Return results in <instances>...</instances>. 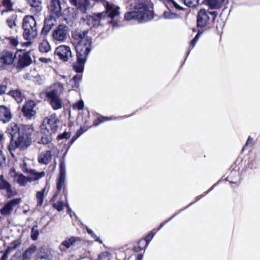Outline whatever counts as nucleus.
Instances as JSON below:
<instances>
[{
    "label": "nucleus",
    "mask_w": 260,
    "mask_h": 260,
    "mask_svg": "<svg viewBox=\"0 0 260 260\" xmlns=\"http://www.w3.org/2000/svg\"><path fill=\"white\" fill-rule=\"evenodd\" d=\"M8 132L11 136L9 150L12 156H14L13 151L17 148L24 150L30 146L31 142L30 136L33 132L31 125H23L19 126L12 123L8 128Z\"/></svg>",
    "instance_id": "nucleus-1"
},
{
    "label": "nucleus",
    "mask_w": 260,
    "mask_h": 260,
    "mask_svg": "<svg viewBox=\"0 0 260 260\" xmlns=\"http://www.w3.org/2000/svg\"><path fill=\"white\" fill-rule=\"evenodd\" d=\"M153 4L149 0H139L129 6L130 11L125 14L124 19H135L140 22L151 20L153 18Z\"/></svg>",
    "instance_id": "nucleus-2"
},
{
    "label": "nucleus",
    "mask_w": 260,
    "mask_h": 260,
    "mask_svg": "<svg viewBox=\"0 0 260 260\" xmlns=\"http://www.w3.org/2000/svg\"><path fill=\"white\" fill-rule=\"evenodd\" d=\"M88 31L77 30L72 34L73 38L78 41L75 48L77 57L79 60H85L91 51V39L87 36Z\"/></svg>",
    "instance_id": "nucleus-3"
},
{
    "label": "nucleus",
    "mask_w": 260,
    "mask_h": 260,
    "mask_svg": "<svg viewBox=\"0 0 260 260\" xmlns=\"http://www.w3.org/2000/svg\"><path fill=\"white\" fill-rule=\"evenodd\" d=\"M22 28L23 30V37L26 40H31L38 36L37 21L31 15L25 16L23 19Z\"/></svg>",
    "instance_id": "nucleus-4"
},
{
    "label": "nucleus",
    "mask_w": 260,
    "mask_h": 260,
    "mask_svg": "<svg viewBox=\"0 0 260 260\" xmlns=\"http://www.w3.org/2000/svg\"><path fill=\"white\" fill-rule=\"evenodd\" d=\"M217 16L216 11L210 12L205 9H201L197 15V26L203 28L213 22Z\"/></svg>",
    "instance_id": "nucleus-5"
},
{
    "label": "nucleus",
    "mask_w": 260,
    "mask_h": 260,
    "mask_svg": "<svg viewBox=\"0 0 260 260\" xmlns=\"http://www.w3.org/2000/svg\"><path fill=\"white\" fill-rule=\"evenodd\" d=\"M57 116L54 113L45 118L41 125V133L44 135L51 136L57 129Z\"/></svg>",
    "instance_id": "nucleus-6"
},
{
    "label": "nucleus",
    "mask_w": 260,
    "mask_h": 260,
    "mask_svg": "<svg viewBox=\"0 0 260 260\" xmlns=\"http://www.w3.org/2000/svg\"><path fill=\"white\" fill-rule=\"evenodd\" d=\"M68 35V27L66 25L60 24L52 31V40L55 43H62L67 39Z\"/></svg>",
    "instance_id": "nucleus-7"
},
{
    "label": "nucleus",
    "mask_w": 260,
    "mask_h": 260,
    "mask_svg": "<svg viewBox=\"0 0 260 260\" xmlns=\"http://www.w3.org/2000/svg\"><path fill=\"white\" fill-rule=\"evenodd\" d=\"M15 58V54L10 51H4L0 53V68L12 64Z\"/></svg>",
    "instance_id": "nucleus-8"
},
{
    "label": "nucleus",
    "mask_w": 260,
    "mask_h": 260,
    "mask_svg": "<svg viewBox=\"0 0 260 260\" xmlns=\"http://www.w3.org/2000/svg\"><path fill=\"white\" fill-rule=\"evenodd\" d=\"M55 54L58 56L59 58L64 61H67L72 57V52L70 47L66 45H60L56 47Z\"/></svg>",
    "instance_id": "nucleus-9"
},
{
    "label": "nucleus",
    "mask_w": 260,
    "mask_h": 260,
    "mask_svg": "<svg viewBox=\"0 0 260 260\" xmlns=\"http://www.w3.org/2000/svg\"><path fill=\"white\" fill-rule=\"evenodd\" d=\"M35 106L36 104L33 101L30 100L25 102L22 108L23 115L29 119L35 117L36 114V111L35 110Z\"/></svg>",
    "instance_id": "nucleus-10"
},
{
    "label": "nucleus",
    "mask_w": 260,
    "mask_h": 260,
    "mask_svg": "<svg viewBox=\"0 0 260 260\" xmlns=\"http://www.w3.org/2000/svg\"><path fill=\"white\" fill-rule=\"evenodd\" d=\"M63 86L60 83L57 82L51 85L46 91L47 98L59 97L63 93Z\"/></svg>",
    "instance_id": "nucleus-11"
},
{
    "label": "nucleus",
    "mask_w": 260,
    "mask_h": 260,
    "mask_svg": "<svg viewBox=\"0 0 260 260\" xmlns=\"http://www.w3.org/2000/svg\"><path fill=\"white\" fill-rule=\"evenodd\" d=\"M9 174L14 180L21 186H24L28 182H30L29 177H26L22 174L16 172L14 168L10 170Z\"/></svg>",
    "instance_id": "nucleus-12"
},
{
    "label": "nucleus",
    "mask_w": 260,
    "mask_h": 260,
    "mask_svg": "<svg viewBox=\"0 0 260 260\" xmlns=\"http://www.w3.org/2000/svg\"><path fill=\"white\" fill-rule=\"evenodd\" d=\"M21 199L20 198H17L10 201L1 209L0 212L1 214L4 216L11 214L13 208L19 205Z\"/></svg>",
    "instance_id": "nucleus-13"
},
{
    "label": "nucleus",
    "mask_w": 260,
    "mask_h": 260,
    "mask_svg": "<svg viewBox=\"0 0 260 260\" xmlns=\"http://www.w3.org/2000/svg\"><path fill=\"white\" fill-rule=\"evenodd\" d=\"M72 5L75 6L78 10L82 13H86L91 7L89 0H69Z\"/></svg>",
    "instance_id": "nucleus-14"
},
{
    "label": "nucleus",
    "mask_w": 260,
    "mask_h": 260,
    "mask_svg": "<svg viewBox=\"0 0 260 260\" xmlns=\"http://www.w3.org/2000/svg\"><path fill=\"white\" fill-rule=\"evenodd\" d=\"M60 0H50V4L48 6L49 9L51 12V15L54 17L58 18L61 15V7Z\"/></svg>",
    "instance_id": "nucleus-15"
},
{
    "label": "nucleus",
    "mask_w": 260,
    "mask_h": 260,
    "mask_svg": "<svg viewBox=\"0 0 260 260\" xmlns=\"http://www.w3.org/2000/svg\"><path fill=\"white\" fill-rule=\"evenodd\" d=\"M66 175V164L63 161H61L59 165V175L57 183V189L60 191L63 186Z\"/></svg>",
    "instance_id": "nucleus-16"
},
{
    "label": "nucleus",
    "mask_w": 260,
    "mask_h": 260,
    "mask_svg": "<svg viewBox=\"0 0 260 260\" xmlns=\"http://www.w3.org/2000/svg\"><path fill=\"white\" fill-rule=\"evenodd\" d=\"M105 7L106 13L104 14L105 15L107 14L106 18L110 17L111 19H113L119 15L120 8L118 6L110 3H107Z\"/></svg>",
    "instance_id": "nucleus-17"
},
{
    "label": "nucleus",
    "mask_w": 260,
    "mask_h": 260,
    "mask_svg": "<svg viewBox=\"0 0 260 260\" xmlns=\"http://www.w3.org/2000/svg\"><path fill=\"white\" fill-rule=\"evenodd\" d=\"M80 241V238L77 237L72 236L70 238H66L61 243L59 248L60 251L62 252L66 251L67 249H69L75 243Z\"/></svg>",
    "instance_id": "nucleus-18"
},
{
    "label": "nucleus",
    "mask_w": 260,
    "mask_h": 260,
    "mask_svg": "<svg viewBox=\"0 0 260 260\" xmlns=\"http://www.w3.org/2000/svg\"><path fill=\"white\" fill-rule=\"evenodd\" d=\"M55 18L54 16L50 15L49 18L45 19L44 24L41 31V34L43 35H47L49 31L54 25Z\"/></svg>",
    "instance_id": "nucleus-19"
},
{
    "label": "nucleus",
    "mask_w": 260,
    "mask_h": 260,
    "mask_svg": "<svg viewBox=\"0 0 260 260\" xmlns=\"http://www.w3.org/2000/svg\"><path fill=\"white\" fill-rule=\"evenodd\" d=\"M11 118L12 114L10 109L5 106H0V120L4 123H7Z\"/></svg>",
    "instance_id": "nucleus-20"
},
{
    "label": "nucleus",
    "mask_w": 260,
    "mask_h": 260,
    "mask_svg": "<svg viewBox=\"0 0 260 260\" xmlns=\"http://www.w3.org/2000/svg\"><path fill=\"white\" fill-rule=\"evenodd\" d=\"M52 154L50 150H45L42 151L38 156V161L40 164L43 165H47L51 160Z\"/></svg>",
    "instance_id": "nucleus-21"
},
{
    "label": "nucleus",
    "mask_w": 260,
    "mask_h": 260,
    "mask_svg": "<svg viewBox=\"0 0 260 260\" xmlns=\"http://www.w3.org/2000/svg\"><path fill=\"white\" fill-rule=\"evenodd\" d=\"M0 189L6 190L8 198H11L13 195L10 184L4 179L3 175H0Z\"/></svg>",
    "instance_id": "nucleus-22"
},
{
    "label": "nucleus",
    "mask_w": 260,
    "mask_h": 260,
    "mask_svg": "<svg viewBox=\"0 0 260 260\" xmlns=\"http://www.w3.org/2000/svg\"><path fill=\"white\" fill-rule=\"evenodd\" d=\"M32 59L29 52H25L19 56V64L22 67L28 66L32 63Z\"/></svg>",
    "instance_id": "nucleus-23"
},
{
    "label": "nucleus",
    "mask_w": 260,
    "mask_h": 260,
    "mask_svg": "<svg viewBox=\"0 0 260 260\" xmlns=\"http://www.w3.org/2000/svg\"><path fill=\"white\" fill-rule=\"evenodd\" d=\"M28 175H29V182H31L37 181L44 177L45 175V173L43 171L38 172L35 170L30 169Z\"/></svg>",
    "instance_id": "nucleus-24"
},
{
    "label": "nucleus",
    "mask_w": 260,
    "mask_h": 260,
    "mask_svg": "<svg viewBox=\"0 0 260 260\" xmlns=\"http://www.w3.org/2000/svg\"><path fill=\"white\" fill-rule=\"evenodd\" d=\"M51 108L57 110L60 109L62 106V102L59 97L48 98Z\"/></svg>",
    "instance_id": "nucleus-25"
},
{
    "label": "nucleus",
    "mask_w": 260,
    "mask_h": 260,
    "mask_svg": "<svg viewBox=\"0 0 260 260\" xmlns=\"http://www.w3.org/2000/svg\"><path fill=\"white\" fill-rule=\"evenodd\" d=\"M0 11L1 14L4 13L11 11L12 9V3L11 0H1Z\"/></svg>",
    "instance_id": "nucleus-26"
},
{
    "label": "nucleus",
    "mask_w": 260,
    "mask_h": 260,
    "mask_svg": "<svg viewBox=\"0 0 260 260\" xmlns=\"http://www.w3.org/2000/svg\"><path fill=\"white\" fill-rule=\"evenodd\" d=\"M93 26L98 27L101 24V22L105 18L106 19V15L104 13H99L98 14H94L92 15Z\"/></svg>",
    "instance_id": "nucleus-27"
},
{
    "label": "nucleus",
    "mask_w": 260,
    "mask_h": 260,
    "mask_svg": "<svg viewBox=\"0 0 260 260\" xmlns=\"http://www.w3.org/2000/svg\"><path fill=\"white\" fill-rule=\"evenodd\" d=\"M27 3L32 7V11L39 13L42 10L41 0H26Z\"/></svg>",
    "instance_id": "nucleus-28"
},
{
    "label": "nucleus",
    "mask_w": 260,
    "mask_h": 260,
    "mask_svg": "<svg viewBox=\"0 0 260 260\" xmlns=\"http://www.w3.org/2000/svg\"><path fill=\"white\" fill-rule=\"evenodd\" d=\"M37 249V248L35 245H31L23 253L22 260H30L32 254L36 251Z\"/></svg>",
    "instance_id": "nucleus-29"
},
{
    "label": "nucleus",
    "mask_w": 260,
    "mask_h": 260,
    "mask_svg": "<svg viewBox=\"0 0 260 260\" xmlns=\"http://www.w3.org/2000/svg\"><path fill=\"white\" fill-rule=\"evenodd\" d=\"M51 46L49 42L45 39L42 40L39 45V49L41 52L47 53L51 50Z\"/></svg>",
    "instance_id": "nucleus-30"
},
{
    "label": "nucleus",
    "mask_w": 260,
    "mask_h": 260,
    "mask_svg": "<svg viewBox=\"0 0 260 260\" xmlns=\"http://www.w3.org/2000/svg\"><path fill=\"white\" fill-rule=\"evenodd\" d=\"M51 257L49 251H45V249H43L38 254L36 260H50Z\"/></svg>",
    "instance_id": "nucleus-31"
},
{
    "label": "nucleus",
    "mask_w": 260,
    "mask_h": 260,
    "mask_svg": "<svg viewBox=\"0 0 260 260\" xmlns=\"http://www.w3.org/2000/svg\"><path fill=\"white\" fill-rule=\"evenodd\" d=\"M45 190L46 187H44L40 191H38L37 192L36 199L38 206H41L43 205Z\"/></svg>",
    "instance_id": "nucleus-32"
},
{
    "label": "nucleus",
    "mask_w": 260,
    "mask_h": 260,
    "mask_svg": "<svg viewBox=\"0 0 260 260\" xmlns=\"http://www.w3.org/2000/svg\"><path fill=\"white\" fill-rule=\"evenodd\" d=\"M87 58L85 60H79L77 58V61L74 63L73 67L76 72L82 73L84 70V65L86 61Z\"/></svg>",
    "instance_id": "nucleus-33"
},
{
    "label": "nucleus",
    "mask_w": 260,
    "mask_h": 260,
    "mask_svg": "<svg viewBox=\"0 0 260 260\" xmlns=\"http://www.w3.org/2000/svg\"><path fill=\"white\" fill-rule=\"evenodd\" d=\"M13 98L17 101V103H21L23 101V96L20 90H15L11 91L9 93Z\"/></svg>",
    "instance_id": "nucleus-34"
},
{
    "label": "nucleus",
    "mask_w": 260,
    "mask_h": 260,
    "mask_svg": "<svg viewBox=\"0 0 260 260\" xmlns=\"http://www.w3.org/2000/svg\"><path fill=\"white\" fill-rule=\"evenodd\" d=\"M224 0H208V6L211 9L219 8Z\"/></svg>",
    "instance_id": "nucleus-35"
},
{
    "label": "nucleus",
    "mask_w": 260,
    "mask_h": 260,
    "mask_svg": "<svg viewBox=\"0 0 260 260\" xmlns=\"http://www.w3.org/2000/svg\"><path fill=\"white\" fill-rule=\"evenodd\" d=\"M239 178L237 172L233 171L231 172L230 175L227 177V179L231 183H237Z\"/></svg>",
    "instance_id": "nucleus-36"
},
{
    "label": "nucleus",
    "mask_w": 260,
    "mask_h": 260,
    "mask_svg": "<svg viewBox=\"0 0 260 260\" xmlns=\"http://www.w3.org/2000/svg\"><path fill=\"white\" fill-rule=\"evenodd\" d=\"M115 119H116V117H114V118L112 117H104V116H100L98 117L97 119L95 121V122L94 123V125L96 126H98L100 123L104 122L106 121Z\"/></svg>",
    "instance_id": "nucleus-37"
},
{
    "label": "nucleus",
    "mask_w": 260,
    "mask_h": 260,
    "mask_svg": "<svg viewBox=\"0 0 260 260\" xmlns=\"http://www.w3.org/2000/svg\"><path fill=\"white\" fill-rule=\"evenodd\" d=\"M163 17L166 19H174L178 17V15L168 10L164 12Z\"/></svg>",
    "instance_id": "nucleus-38"
},
{
    "label": "nucleus",
    "mask_w": 260,
    "mask_h": 260,
    "mask_svg": "<svg viewBox=\"0 0 260 260\" xmlns=\"http://www.w3.org/2000/svg\"><path fill=\"white\" fill-rule=\"evenodd\" d=\"M38 225H35L33 226L31 230V238L32 240L36 241L38 239L39 235V231L38 230Z\"/></svg>",
    "instance_id": "nucleus-39"
},
{
    "label": "nucleus",
    "mask_w": 260,
    "mask_h": 260,
    "mask_svg": "<svg viewBox=\"0 0 260 260\" xmlns=\"http://www.w3.org/2000/svg\"><path fill=\"white\" fill-rule=\"evenodd\" d=\"M200 0H182L184 4L188 7H195L199 5Z\"/></svg>",
    "instance_id": "nucleus-40"
},
{
    "label": "nucleus",
    "mask_w": 260,
    "mask_h": 260,
    "mask_svg": "<svg viewBox=\"0 0 260 260\" xmlns=\"http://www.w3.org/2000/svg\"><path fill=\"white\" fill-rule=\"evenodd\" d=\"M51 140V136H46L45 135V136H43L41 138V139L40 140V143L43 144H49V148L51 149L53 147V145L51 144H50Z\"/></svg>",
    "instance_id": "nucleus-41"
},
{
    "label": "nucleus",
    "mask_w": 260,
    "mask_h": 260,
    "mask_svg": "<svg viewBox=\"0 0 260 260\" xmlns=\"http://www.w3.org/2000/svg\"><path fill=\"white\" fill-rule=\"evenodd\" d=\"M111 255L108 252H104L99 255L98 260H110Z\"/></svg>",
    "instance_id": "nucleus-42"
},
{
    "label": "nucleus",
    "mask_w": 260,
    "mask_h": 260,
    "mask_svg": "<svg viewBox=\"0 0 260 260\" xmlns=\"http://www.w3.org/2000/svg\"><path fill=\"white\" fill-rule=\"evenodd\" d=\"M81 75H76L74 76L73 79L70 80V82H75L74 85H72L73 87H78L79 84V82L81 80Z\"/></svg>",
    "instance_id": "nucleus-43"
},
{
    "label": "nucleus",
    "mask_w": 260,
    "mask_h": 260,
    "mask_svg": "<svg viewBox=\"0 0 260 260\" xmlns=\"http://www.w3.org/2000/svg\"><path fill=\"white\" fill-rule=\"evenodd\" d=\"M65 205L66 204H64L62 201H59L56 203H54L53 204V207L58 211H61L63 210Z\"/></svg>",
    "instance_id": "nucleus-44"
},
{
    "label": "nucleus",
    "mask_w": 260,
    "mask_h": 260,
    "mask_svg": "<svg viewBox=\"0 0 260 260\" xmlns=\"http://www.w3.org/2000/svg\"><path fill=\"white\" fill-rule=\"evenodd\" d=\"M144 245H145V241L144 240H140L139 243L134 247V251L138 252L142 250L144 248L141 247V246H144Z\"/></svg>",
    "instance_id": "nucleus-45"
},
{
    "label": "nucleus",
    "mask_w": 260,
    "mask_h": 260,
    "mask_svg": "<svg viewBox=\"0 0 260 260\" xmlns=\"http://www.w3.org/2000/svg\"><path fill=\"white\" fill-rule=\"evenodd\" d=\"M91 18H92V16H86V17H83L82 20L87 25L93 26L92 19Z\"/></svg>",
    "instance_id": "nucleus-46"
},
{
    "label": "nucleus",
    "mask_w": 260,
    "mask_h": 260,
    "mask_svg": "<svg viewBox=\"0 0 260 260\" xmlns=\"http://www.w3.org/2000/svg\"><path fill=\"white\" fill-rule=\"evenodd\" d=\"M84 107V102L81 100L73 105L74 109L82 110Z\"/></svg>",
    "instance_id": "nucleus-47"
},
{
    "label": "nucleus",
    "mask_w": 260,
    "mask_h": 260,
    "mask_svg": "<svg viewBox=\"0 0 260 260\" xmlns=\"http://www.w3.org/2000/svg\"><path fill=\"white\" fill-rule=\"evenodd\" d=\"M153 237H154V234H153L152 232L148 234L147 236L146 237L145 240H144L145 241V248L148 246L149 242L152 239Z\"/></svg>",
    "instance_id": "nucleus-48"
},
{
    "label": "nucleus",
    "mask_w": 260,
    "mask_h": 260,
    "mask_svg": "<svg viewBox=\"0 0 260 260\" xmlns=\"http://www.w3.org/2000/svg\"><path fill=\"white\" fill-rule=\"evenodd\" d=\"M183 209L181 210L178 213L175 214L173 216H172L171 217H170L169 219H168L167 220L164 221V222L161 223L159 227L157 229H154V230L156 231L155 233L159 231L161 228H162L167 223H168L169 221L172 220L175 216H176L179 212H181Z\"/></svg>",
    "instance_id": "nucleus-49"
},
{
    "label": "nucleus",
    "mask_w": 260,
    "mask_h": 260,
    "mask_svg": "<svg viewBox=\"0 0 260 260\" xmlns=\"http://www.w3.org/2000/svg\"><path fill=\"white\" fill-rule=\"evenodd\" d=\"M70 137H71V134L70 133L64 132L63 133H62V134H61L58 136V139H68L70 138Z\"/></svg>",
    "instance_id": "nucleus-50"
},
{
    "label": "nucleus",
    "mask_w": 260,
    "mask_h": 260,
    "mask_svg": "<svg viewBox=\"0 0 260 260\" xmlns=\"http://www.w3.org/2000/svg\"><path fill=\"white\" fill-rule=\"evenodd\" d=\"M10 42L12 45L13 46L16 47L17 45H19V41L18 38H10Z\"/></svg>",
    "instance_id": "nucleus-51"
},
{
    "label": "nucleus",
    "mask_w": 260,
    "mask_h": 260,
    "mask_svg": "<svg viewBox=\"0 0 260 260\" xmlns=\"http://www.w3.org/2000/svg\"><path fill=\"white\" fill-rule=\"evenodd\" d=\"M171 2L176 9L178 10H181L183 9V8L181 6H180L179 4H178L174 0H171Z\"/></svg>",
    "instance_id": "nucleus-52"
},
{
    "label": "nucleus",
    "mask_w": 260,
    "mask_h": 260,
    "mask_svg": "<svg viewBox=\"0 0 260 260\" xmlns=\"http://www.w3.org/2000/svg\"><path fill=\"white\" fill-rule=\"evenodd\" d=\"M22 170L25 173H26L27 174H28L29 171L30 169H28L27 168L26 164L25 162H23V165L21 166Z\"/></svg>",
    "instance_id": "nucleus-53"
},
{
    "label": "nucleus",
    "mask_w": 260,
    "mask_h": 260,
    "mask_svg": "<svg viewBox=\"0 0 260 260\" xmlns=\"http://www.w3.org/2000/svg\"><path fill=\"white\" fill-rule=\"evenodd\" d=\"M7 22L8 26L10 28H13L14 26H15L16 25L15 22L12 20L7 19Z\"/></svg>",
    "instance_id": "nucleus-54"
},
{
    "label": "nucleus",
    "mask_w": 260,
    "mask_h": 260,
    "mask_svg": "<svg viewBox=\"0 0 260 260\" xmlns=\"http://www.w3.org/2000/svg\"><path fill=\"white\" fill-rule=\"evenodd\" d=\"M7 88V86L0 84V94H4L6 91Z\"/></svg>",
    "instance_id": "nucleus-55"
},
{
    "label": "nucleus",
    "mask_w": 260,
    "mask_h": 260,
    "mask_svg": "<svg viewBox=\"0 0 260 260\" xmlns=\"http://www.w3.org/2000/svg\"><path fill=\"white\" fill-rule=\"evenodd\" d=\"M39 60L44 63H49L51 62V59L49 58L40 57Z\"/></svg>",
    "instance_id": "nucleus-56"
},
{
    "label": "nucleus",
    "mask_w": 260,
    "mask_h": 260,
    "mask_svg": "<svg viewBox=\"0 0 260 260\" xmlns=\"http://www.w3.org/2000/svg\"><path fill=\"white\" fill-rule=\"evenodd\" d=\"M91 237L94 239L95 241L99 242L100 243H102V241L94 234L91 235Z\"/></svg>",
    "instance_id": "nucleus-57"
},
{
    "label": "nucleus",
    "mask_w": 260,
    "mask_h": 260,
    "mask_svg": "<svg viewBox=\"0 0 260 260\" xmlns=\"http://www.w3.org/2000/svg\"><path fill=\"white\" fill-rule=\"evenodd\" d=\"M252 141H253L252 139H251L250 138H248V140L243 149H245L247 146H248V145L251 144L252 143Z\"/></svg>",
    "instance_id": "nucleus-58"
},
{
    "label": "nucleus",
    "mask_w": 260,
    "mask_h": 260,
    "mask_svg": "<svg viewBox=\"0 0 260 260\" xmlns=\"http://www.w3.org/2000/svg\"><path fill=\"white\" fill-rule=\"evenodd\" d=\"M35 78L36 79V81L37 82L38 84H42V83L43 82V79L41 76H38L37 77H35Z\"/></svg>",
    "instance_id": "nucleus-59"
},
{
    "label": "nucleus",
    "mask_w": 260,
    "mask_h": 260,
    "mask_svg": "<svg viewBox=\"0 0 260 260\" xmlns=\"http://www.w3.org/2000/svg\"><path fill=\"white\" fill-rule=\"evenodd\" d=\"M30 40H27V42H25V43H21L20 44V45L22 46V47H24V46H29L30 44H31V42L30 41Z\"/></svg>",
    "instance_id": "nucleus-60"
},
{
    "label": "nucleus",
    "mask_w": 260,
    "mask_h": 260,
    "mask_svg": "<svg viewBox=\"0 0 260 260\" xmlns=\"http://www.w3.org/2000/svg\"><path fill=\"white\" fill-rule=\"evenodd\" d=\"M8 253H9V251H8V250H7L5 252V253L3 254V255L1 258V260H6L8 256Z\"/></svg>",
    "instance_id": "nucleus-61"
},
{
    "label": "nucleus",
    "mask_w": 260,
    "mask_h": 260,
    "mask_svg": "<svg viewBox=\"0 0 260 260\" xmlns=\"http://www.w3.org/2000/svg\"><path fill=\"white\" fill-rule=\"evenodd\" d=\"M84 131L82 130V128H81L76 133V136L77 137H79L83 133Z\"/></svg>",
    "instance_id": "nucleus-62"
},
{
    "label": "nucleus",
    "mask_w": 260,
    "mask_h": 260,
    "mask_svg": "<svg viewBox=\"0 0 260 260\" xmlns=\"http://www.w3.org/2000/svg\"><path fill=\"white\" fill-rule=\"evenodd\" d=\"M84 131L82 130V128H81L76 133V136L77 137H79L83 133Z\"/></svg>",
    "instance_id": "nucleus-63"
},
{
    "label": "nucleus",
    "mask_w": 260,
    "mask_h": 260,
    "mask_svg": "<svg viewBox=\"0 0 260 260\" xmlns=\"http://www.w3.org/2000/svg\"><path fill=\"white\" fill-rule=\"evenodd\" d=\"M4 140V136L0 134V149L3 147V141Z\"/></svg>",
    "instance_id": "nucleus-64"
}]
</instances>
